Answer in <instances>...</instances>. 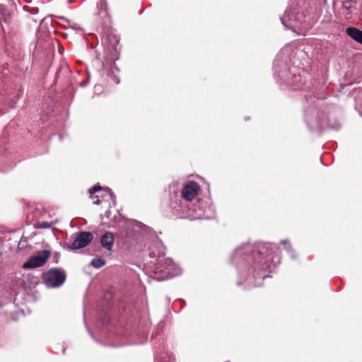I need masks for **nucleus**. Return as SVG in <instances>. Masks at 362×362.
<instances>
[{
	"label": "nucleus",
	"mask_w": 362,
	"mask_h": 362,
	"mask_svg": "<svg viewBox=\"0 0 362 362\" xmlns=\"http://www.w3.org/2000/svg\"><path fill=\"white\" fill-rule=\"evenodd\" d=\"M248 267V272L253 274L255 278L264 279L267 276L265 272L269 269L270 264L262 252L254 250L252 255L244 257L243 262L238 265L239 269Z\"/></svg>",
	"instance_id": "nucleus-1"
},
{
	"label": "nucleus",
	"mask_w": 362,
	"mask_h": 362,
	"mask_svg": "<svg viewBox=\"0 0 362 362\" xmlns=\"http://www.w3.org/2000/svg\"><path fill=\"white\" fill-rule=\"evenodd\" d=\"M119 37L114 34L107 35L104 41V54L106 62H115L119 59L121 47Z\"/></svg>",
	"instance_id": "nucleus-2"
},
{
	"label": "nucleus",
	"mask_w": 362,
	"mask_h": 362,
	"mask_svg": "<svg viewBox=\"0 0 362 362\" xmlns=\"http://www.w3.org/2000/svg\"><path fill=\"white\" fill-rule=\"evenodd\" d=\"M66 277V272L62 269L54 268L45 273L42 279L47 287L56 288L64 284Z\"/></svg>",
	"instance_id": "nucleus-3"
},
{
	"label": "nucleus",
	"mask_w": 362,
	"mask_h": 362,
	"mask_svg": "<svg viewBox=\"0 0 362 362\" xmlns=\"http://www.w3.org/2000/svg\"><path fill=\"white\" fill-rule=\"evenodd\" d=\"M51 256L49 250H44L37 252L36 255L31 256L23 264L25 269H35L44 266Z\"/></svg>",
	"instance_id": "nucleus-4"
},
{
	"label": "nucleus",
	"mask_w": 362,
	"mask_h": 362,
	"mask_svg": "<svg viewBox=\"0 0 362 362\" xmlns=\"http://www.w3.org/2000/svg\"><path fill=\"white\" fill-rule=\"evenodd\" d=\"M93 235L90 232L81 231L76 234V237L71 245L66 244L64 248L69 250H78L86 247L92 241Z\"/></svg>",
	"instance_id": "nucleus-5"
},
{
	"label": "nucleus",
	"mask_w": 362,
	"mask_h": 362,
	"mask_svg": "<svg viewBox=\"0 0 362 362\" xmlns=\"http://www.w3.org/2000/svg\"><path fill=\"white\" fill-rule=\"evenodd\" d=\"M200 187L196 182L191 181L187 183L181 191L182 197L186 201H192L199 194Z\"/></svg>",
	"instance_id": "nucleus-6"
},
{
	"label": "nucleus",
	"mask_w": 362,
	"mask_h": 362,
	"mask_svg": "<svg viewBox=\"0 0 362 362\" xmlns=\"http://www.w3.org/2000/svg\"><path fill=\"white\" fill-rule=\"evenodd\" d=\"M137 226V224L134 222L126 223L124 226V231L122 233V237L126 243H132L137 238L140 233Z\"/></svg>",
	"instance_id": "nucleus-7"
},
{
	"label": "nucleus",
	"mask_w": 362,
	"mask_h": 362,
	"mask_svg": "<svg viewBox=\"0 0 362 362\" xmlns=\"http://www.w3.org/2000/svg\"><path fill=\"white\" fill-rule=\"evenodd\" d=\"M103 190L104 195L105 197H110V199H112L113 202L115 201V196L112 192L111 189L108 187L103 189V187L100 185H95L94 187L89 189L88 192L90 194V198L93 199V203L94 204H100V200L99 199L98 195L94 196V194L95 192H100Z\"/></svg>",
	"instance_id": "nucleus-8"
},
{
	"label": "nucleus",
	"mask_w": 362,
	"mask_h": 362,
	"mask_svg": "<svg viewBox=\"0 0 362 362\" xmlns=\"http://www.w3.org/2000/svg\"><path fill=\"white\" fill-rule=\"evenodd\" d=\"M115 243V235L111 232H105L100 238V243L103 248L110 252Z\"/></svg>",
	"instance_id": "nucleus-9"
},
{
	"label": "nucleus",
	"mask_w": 362,
	"mask_h": 362,
	"mask_svg": "<svg viewBox=\"0 0 362 362\" xmlns=\"http://www.w3.org/2000/svg\"><path fill=\"white\" fill-rule=\"evenodd\" d=\"M346 33L356 42L362 45V30H360L356 28L350 27L346 28Z\"/></svg>",
	"instance_id": "nucleus-10"
},
{
	"label": "nucleus",
	"mask_w": 362,
	"mask_h": 362,
	"mask_svg": "<svg viewBox=\"0 0 362 362\" xmlns=\"http://www.w3.org/2000/svg\"><path fill=\"white\" fill-rule=\"evenodd\" d=\"M114 69L117 71H119V69L116 67L115 62H113V66L110 69V71H107V81L110 82H112L115 84H118L119 83V78L118 76L115 74L113 70Z\"/></svg>",
	"instance_id": "nucleus-11"
},
{
	"label": "nucleus",
	"mask_w": 362,
	"mask_h": 362,
	"mask_svg": "<svg viewBox=\"0 0 362 362\" xmlns=\"http://www.w3.org/2000/svg\"><path fill=\"white\" fill-rule=\"evenodd\" d=\"M90 264L95 269H99L105 264V261L101 258H94L92 259Z\"/></svg>",
	"instance_id": "nucleus-12"
},
{
	"label": "nucleus",
	"mask_w": 362,
	"mask_h": 362,
	"mask_svg": "<svg viewBox=\"0 0 362 362\" xmlns=\"http://www.w3.org/2000/svg\"><path fill=\"white\" fill-rule=\"evenodd\" d=\"M356 5V2L353 0L344 1L342 3V8L346 11L351 10Z\"/></svg>",
	"instance_id": "nucleus-13"
},
{
	"label": "nucleus",
	"mask_w": 362,
	"mask_h": 362,
	"mask_svg": "<svg viewBox=\"0 0 362 362\" xmlns=\"http://www.w3.org/2000/svg\"><path fill=\"white\" fill-rule=\"evenodd\" d=\"M242 255H243L242 250L240 249L237 250L233 256L232 260L234 262H237L238 260L239 259V258L242 256Z\"/></svg>",
	"instance_id": "nucleus-14"
},
{
	"label": "nucleus",
	"mask_w": 362,
	"mask_h": 362,
	"mask_svg": "<svg viewBox=\"0 0 362 362\" xmlns=\"http://www.w3.org/2000/svg\"><path fill=\"white\" fill-rule=\"evenodd\" d=\"M187 210L186 209H184L182 214L177 213L176 214V215L181 218H187L188 216V215L187 214Z\"/></svg>",
	"instance_id": "nucleus-15"
},
{
	"label": "nucleus",
	"mask_w": 362,
	"mask_h": 362,
	"mask_svg": "<svg viewBox=\"0 0 362 362\" xmlns=\"http://www.w3.org/2000/svg\"><path fill=\"white\" fill-rule=\"evenodd\" d=\"M106 4L105 0H100L98 6H100L101 8L105 6Z\"/></svg>",
	"instance_id": "nucleus-16"
},
{
	"label": "nucleus",
	"mask_w": 362,
	"mask_h": 362,
	"mask_svg": "<svg viewBox=\"0 0 362 362\" xmlns=\"http://www.w3.org/2000/svg\"><path fill=\"white\" fill-rule=\"evenodd\" d=\"M164 262V264L168 265V266H170V262L171 261L168 259H161V262Z\"/></svg>",
	"instance_id": "nucleus-17"
},
{
	"label": "nucleus",
	"mask_w": 362,
	"mask_h": 362,
	"mask_svg": "<svg viewBox=\"0 0 362 362\" xmlns=\"http://www.w3.org/2000/svg\"><path fill=\"white\" fill-rule=\"evenodd\" d=\"M49 226V224L47 223H42L41 225V228H47Z\"/></svg>",
	"instance_id": "nucleus-18"
},
{
	"label": "nucleus",
	"mask_w": 362,
	"mask_h": 362,
	"mask_svg": "<svg viewBox=\"0 0 362 362\" xmlns=\"http://www.w3.org/2000/svg\"><path fill=\"white\" fill-rule=\"evenodd\" d=\"M281 243L285 244V245L287 244V243L288 244V243L287 241H281Z\"/></svg>",
	"instance_id": "nucleus-19"
},
{
	"label": "nucleus",
	"mask_w": 362,
	"mask_h": 362,
	"mask_svg": "<svg viewBox=\"0 0 362 362\" xmlns=\"http://www.w3.org/2000/svg\"><path fill=\"white\" fill-rule=\"evenodd\" d=\"M165 268H163V269H160V272H165Z\"/></svg>",
	"instance_id": "nucleus-20"
}]
</instances>
